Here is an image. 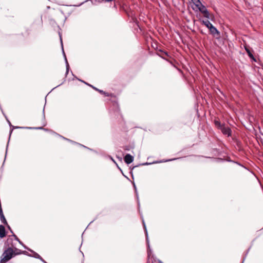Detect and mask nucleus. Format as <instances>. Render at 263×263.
<instances>
[{
    "label": "nucleus",
    "mask_w": 263,
    "mask_h": 263,
    "mask_svg": "<svg viewBox=\"0 0 263 263\" xmlns=\"http://www.w3.org/2000/svg\"><path fill=\"white\" fill-rule=\"evenodd\" d=\"M132 184L133 185V187H134V190H135V194H136V197H137L138 206L139 208L140 207V201H139V196H138V191H137V187H136V185L134 181L132 182Z\"/></svg>",
    "instance_id": "obj_20"
},
{
    "label": "nucleus",
    "mask_w": 263,
    "mask_h": 263,
    "mask_svg": "<svg viewBox=\"0 0 263 263\" xmlns=\"http://www.w3.org/2000/svg\"><path fill=\"white\" fill-rule=\"evenodd\" d=\"M13 251H14L15 256L20 254H24L26 255H29V253L26 251L21 250L15 247L13 248Z\"/></svg>",
    "instance_id": "obj_12"
},
{
    "label": "nucleus",
    "mask_w": 263,
    "mask_h": 263,
    "mask_svg": "<svg viewBox=\"0 0 263 263\" xmlns=\"http://www.w3.org/2000/svg\"><path fill=\"white\" fill-rule=\"evenodd\" d=\"M69 140H70V139H68V138L65 139V140H66V141H68V142L69 141Z\"/></svg>",
    "instance_id": "obj_43"
},
{
    "label": "nucleus",
    "mask_w": 263,
    "mask_h": 263,
    "mask_svg": "<svg viewBox=\"0 0 263 263\" xmlns=\"http://www.w3.org/2000/svg\"><path fill=\"white\" fill-rule=\"evenodd\" d=\"M215 127L217 130L221 132L223 135L227 137L231 136L232 130L224 122L215 119Z\"/></svg>",
    "instance_id": "obj_2"
},
{
    "label": "nucleus",
    "mask_w": 263,
    "mask_h": 263,
    "mask_svg": "<svg viewBox=\"0 0 263 263\" xmlns=\"http://www.w3.org/2000/svg\"><path fill=\"white\" fill-rule=\"evenodd\" d=\"M65 62H66V61H67V58H64Z\"/></svg>",
    "instance_id": "obj_42"
},
{
    "label": "nucleus",
    "mask_w": 263,
    "mask_h": 263,
    "mask_svg": "<svg viewBox=\"0 0 263 263\" xmlns=\"http://www.w3.org/2000/svg\"><path fill=\"white\" fill-rule=\"evenodd\" d=\"M3 115L6 118L7 121L8 122V123L9 124L10 127L11 128L10 130V134H9V138H10L11 135L13 132V129H16V128H23V129H40V130H48V128H45L43 127H22V126H13L10 121L8 119L7 116L4 113L3 110L1 111Z\"/></svg>",
    "instance_id": "obj_3"
},
{
    "label": "nucleus",
    "mask_w": 263,
    "mask_h": 263,
    "mask_svg": "<svg viewBox=\"0 0 263 263\" xmlns=\"http://www.w3.org/2000/svg\"><path fill=\"white\" fill-rule=\"evenodd\" d=\"M0 220L4 224H7V221L3 213V209H0Z\"/></svg>",
    "instance_id": "obj_17"
},
{
    "label": "nucleus",
    "mask_w": 263,
    "mask_h": 263,
    "mask_svg": "<svg viewBox=\"0 0 263 263\" xmlns=\"http://www.w3.org/2000/svg\"><path fill=\"white\" fill-rule=\"evenodd\" d=\"M92 152H94L96 154H98V152L96 150H95V149H93V151Z\"/></svg>",
    "instance_id": "obj_40"
},
{
    "label": "nucleus",
    "mask_w": 263,
    "mask_h": 263,
    "mask_svg": "<svg viewBox=\"0 0 263 263\" xmlns=\"http://www.w3.org/2000/svg\"><path fill=\"white\" fill-rule=\"evenodd\" d=\"M181 158H182V157L175 158L169 159H162L160 161H155L153 162H145V163L139 164V166H140V165H151L152 164H156V163H163V162L172 161H174V160H176L177 159H180Z\"/></svg>",
    "instance_id": "obj_9"
},
{
    "label": "nucleus",
    "mask_w": 263,
    "mask_h": 263,
    "mask_svg": "<svg viewBox=\"0 0 263 263\" xmlns=\"http://www.w3.org/2000/svg\"><path fill=\"white\" fill-rule=\"evenodd\" d=\"M50 8V7L49 6H47V9H49Z\"/></svg>",
    "instance_id": "obj_47"
},
{
    "label": "nucleus",
    "mask_w": 263,
    "mask_h": 263,
    "mask_svg": "<svg viewBox=\"0 0 263 263\" xmlns=\"http://www.w3.org/2000/svg\"><path fill=\"white\" fill-rule=\"evenodd\" d=\"M39 259H40L43 263H47L41 256V258Z\"/></svg>",
    "instance_id": "obj_37"
},
{
    "label": "nucleus",
    "mask_w": 263,
    "mask_h": 263,
    "mask_svg": "<svg viewBox=\"0 0 263 263\" xmlns=\"http://www.w3.org/2000/svg\"><path fill=\"white\" fill-rule=\"evenodd\" d=\"M194 4L193 6L194 7V8H196L198 6H200L201 5H202V3L201 2L200 0H195V1L192 2Z\"/></svg>",
    "instance_id": "obj_21"
},
{
    "label": "nucleus",
    "mask_w": 263,
    "mask_h": 263,
    "mask_svg": "<svg viewBox=\"0 0 263 263\" xmlns=\"http://www.w3.org/2000/svg\"><path fill=\"white\" fill-rule=\"evenodd\" d=\"M116 165L117 167H118V168L120 171V172H121L122 174H123V171H122V169H121V168L119 166L118 164L117 163V164H116ZM123 175H124V177H125L127 179H128V180H129V178H128V177H127L126 176L124 175V174H123Z\"/></svg>",
    "instance_id": "obj_30"
},
{
    "label": "nucleus",
    "mask_w": 263,
    "mask_h": 263,
    "mask_svg": "<svg viewBox=\"0 0 263 263\" xmlns=\"http://www.w3.org/2000/svg\"><path fill=\"white\" fill-rule=\"evenodd\" d=\"M134 160V156H132L130 154H126L124 157V162L127 164H129L133 162Z\"/></svg>",
    "instance_id": "obj_11"
},
{
    "label": "nucleus",
    "mask_w": 263,
    "mask_h": 263,
    "mask_svg": "<svg viewBox=\"0 0 263 263\" xmlns=\"http://www.w3.org/2000/svg\"><path fill=\"white\" fill-rule=\"evenodd\" d=\"M27 250L32 253V254H30L29 253V255H28V256L33 257L36 259H39L41 258V256L37 253L35 252L32 249L28 248V249Z\"/></svg>",
    "instance_id": "obj_14"
},
{
    "label": "nucleus",
    "mask_w": 263,
    "mask_h": 263,
    "mask_svg": "<svg viewBox=\"0 0 263 263\" xmlns=\"http://www.w3.org/2000/svg\"><path fill=\"white\" fill-rule=\"evenodd\" d=\"M85 84L86 85H88V86H90V84H88V83H87V82H85Z\"/></svg>",
    "instance_id": "obj_41"
},
{
    "label": "nucleus",
    "mask_w": 263,
    "mask_h": 263,
    "mask_svg": "<svg viewBox=\"0 0 263 263\" xmlns=\"http://www.w3.org/2000/svg\"><path fill=\"white\" fill-rule=\"evenodd\" d=\"M192 9L195 11H199L202 14L204 17L206 18H210V13L205 6L202 4L200 6H198L196 8H194V6H191Z\"/></svg>",
    "instance_id": "obj_6"
},
{
    "label": "nucleus",
    "mask_w": 263,
    "mask_h": 263,
    "mask_svg": "<svg viewBox=\"0 0 263 263\" xmlns=\"http://www.w3.org/2000/svg\"><path fill=\"white\" fill-rule=\"evenodd\" d=\"M107 157L111 160L115 164H117L116 161L114 160V159L110 155H107Z\"/></svg>",
    "instance_id": "obj_32"
},
{
    "label": "nucleus",
    "mask_w": 263,
    "mask_h": 263,
    "mask_svg": "<svg viewBox=\"0 0 263 263\" xmlns=\"http://www.w3.org/2000/svg\"><path fill=\"white\" fill-rule=\"evenodd\" d=\"M90 87L92 88L94 90L99 92L100 93L104 95L105 96L113 98V99L111 100L112 104L109 109L110 116L112 118H118L119 117L121 116L119 105L116 100V96L113 93L106 92L91 85H90Z\"/></svg>",
    "instance_id": "obj_1"
},
{
    "label": "nucleus",
    "mask_w": 263,
    "mask_h": 263,
    "mask_svg": "<svg viewBox=\"0 0 263 263\" xmlns=\"http://www.w3.org/2000/svg\"><path fill=\"white\" fill-rule=\"evenodd\" d=\"M220 37V32L217 30V29L215 28V38L217 39H219Z\"/></svg>",
    "instance_id": "obj_25"
},
{
    "label": "nucleus",
    "mask_w": 263,
    "mask_h": 263,
    "mask_svg": "<svg viewBox=\"0 0 263 263\" xmlns=\"http://www.w3.org/2000/svg\"><path fill=\"white\" fill-rule=\"evenodd\" d=\"M93 221V220L90 221V222L89 223V225Z\"/></svg>",
    "instance_id": "obj_44"
},
{
    "label": "nucleus",
    "mask_w": 263,
    "mask_h": 263,
    "mask_svg": "<svg viewBox=\"0 0 263 263\" xmlns=\"http://www.w3.org/2000/svg\"><path fill=\"white\" fill-rule=\"evenodd\" d=\"M7 232L5 227L2 224H0V238H4L7 235Z\"/></svg>",
    "instance_id": "obj_13"
},
{
    "label": "nucleus",
    "mask_w": 263,
    "mask_h": 263,
    "mask_svg": "<svg viewBox=\"0 0 263 263\" xmlns=\"http://www.w3.org/2000/svg\"><path fill=\"white\" fill-rule=\"evenodd\" d=\"M48 129V130H47V131H50V132L51 133H52L53 134H54V135H56V136H59V137H60L62 138V139H64V140H65V139H66V138H65V137H63V136H62L60 135V134H59L57 133L56 132H54V131H53V130H50V129Z\"/></svg>",
    "instance_id": "obj_23"
},
{
    "label": "nucleus",
    "mask_w": 263,
    "mask_h": 263,
    "mask_svg": "<svg viewBox=\"0 0 263 263\" xmlns=\"http://www.w3.org/2000/svg\"><path fill=\"white\" fill-rule=\"evenodd\" d=\"M245 50L246 51V52H247L249 57L251 59H252L253 60H254V61H256V60L253 55V54H252L251 50H250V48L248 46H245Z\"/></svg>",
    "instance_id": "obj_18"
},
{
    "label": "nucleus",
    "mask_w": 263,
    "mask_h": 263,
    "mask_svg": "<svg viewBox=\"0 0 263 263\" xmlns=\"http://www.w3.org/2000/svg\"><path fill=\"white\" fill-rule=\"evenodd\" d=\"M195 0H191L192 2L195 1Z\"/></svg>",
    "instance_id": "obj_48"
},
{
    "label": "nucleus",
    "mask_w": 263,
    "mask_h": 263,
    "mask_svg": "<svg viewBox=\"0 0 263 263\" xmlns=\"http://www.w3.org/2000/svg\"><path fill=\"white\" fill-rule=\"evenodd\" d=\"M71 73H72V76L74 77V78H76V79H77V80H79V81L82 82V83H84L85 84V82L84 81H83V80H81V79H79L78 77H77L76 76H74V75L73 74V73H72V71H71Z\"/></svg>",
    "instance_id": "obj_33"
},
{
    "label": "nucleus",
    "mask_w": 263,
    "mask_h": 263,
    "mask_svg": "<svg viewBox=\"0 0 263 263\" xmlns=\"http://www.w3.org/2000/svg\"><path fill=\"white\" fill-rule=\"evenodd\" d=\"M64 82H63L62 83H61L60 84H59V85H58V86H57L56 87H54V88L52 89V90H53L54 89H55V88H57L58 87H59V86H61V85H62V84L64 83Z\"/></svg>",
    "instance_id": "obj_39"
},
{
    "label": "nucleus",
    "mask_w": 263,
    "mask_h": 263,
    "mask_svg": "<svg viewBox=\"0 0 263 263\" xmlns=\"http://www.w3.org/2000/svg\"><path fill=\"white\" fill-rule=\"evenodd\" d=\"M4 246L5 247H11L12 248H13L14 245H13V239L10 238H8L7 240L5 241L4 243Z\"/></svg>",
    "instance_id": "obj_16"
},
{
    "label": "nucleus",
    "mask_w": 263,
    "mask_h": 263,
    "mask_svg": "<svg viewBox=\"0 0 263 263\" xmlns=\"http://www.w3.org/2000/svg\"><path fill=\"white\" fill-rule=\"evenodd\" d=\"M3 260V259L1 258L0 263H6L8 261Z\"/></svg>",
    "instance_id": "obj_38"
},
{
    "label": "nucleus",
    "mask_w": 263,
    "mask_h": 263,
    "mask_svg": "<svg viewBox=\"0 0 263 263\" xmlns=\"http://www.w3.org/2000/svg\"><path fill=\"white\" fill-rule=\"evenodd\" d=\"M42 118L43 120H45V106L43 108V112H42Z\"/></svg>",
    "instance_id": "obj_35"
},
{
    "label": "nucleus",
    "mask_w": 263,
    "mask_h": 263,
    "mask_svg": "<svg viewBox=\"0 0 263 263\" xmlns=\"http://www.w3.org/2000/svg\"><path fill=\"white\" fill-rule=\"evenodd\" d=\"M58 27L59 30H60L61 28H60V26H58ZM58 34L59 35L60 39L61 45V47H62V53H63V57H64V58H66V54L64 52V48H63V41H62V34L60 31H59Z\"/></svg>",
    "instance_id": "obj_15"
},
{
    "label": "nucleus",
    "mask_w": 263,
    "mask_h": 263,
    "mask_svg": "<svg viewBox=\"0 0 263 263\" xmlns=\"http://www.w3.org/2000/svg\"><path fill=\"white\" fill-rule=\"evenodd\" d=\"M6 227L7 228V229L9 230V231L12 233V235L13 234V230H12L11 228L10 227V226L8 224V223H7V224H5Z\"/></svg>",
    "instance_id": "obj_31"
},
{
    "label": "nucleus",
    "mask_w": 263,
    "mask_h": 263,
    "mask_svg": "<svg viewBox=\"0 0 263 263\" xmlns=\"http://www.w3.org/2000/svg\"><path fill=\"white\" fill-rule=\"evenodd\" d=\"M215 162H220L223 161L228 160V157L227 154L223 150H220L217 148H215Z\"/></svg>",
    "instance_id": "obj_5"
},
{
    "label": "nucleus",
    "mask_w": 263,
    "mask_h": 263,
    "mask_svg": "<svg viewBox=\"0 0 263 263\" xmlns=\"http://www.w3.org/2000/svg\"><path fill=\"white\" fill-rule=\"evenodd\" d=\"M69 142H70V143H72V144H78V145H80V143H78V142H75V141H72V140H70V139L69 140Z\"/></svg>",
    "instance_id": "obj_36"
},
{
    "label": "nucleus",
    "mask_w": 263,
    "mask_h": 263,
    "mask_svg": "<svg viewBox=\"0 0 263 263\" xmlns=\"http://www.w3.org/2000/svg\"><path fill=\"white\" fill-rule=\"evenodd\" d=\"M9 140L8 141V143H7V146H6V153H5V159H6V156H7V151H8V145H9ZM5 160H4V162H3V164L2 165V166H3L4 164V163H5Z\"/></svg>",
    "instance_id": "obj_28"
},
{
    "label": "nucleus",
    "mask_w": 263,
    "mask_h": 263,
    "mask_svg": "<svg viewBox=\"0 0 263 263\" xmlns=\"http://www.w3.org/2000/svg\"><path fill=\"white\" fill-rule=\"evenodd\" d=\"M65 64H66V72H65V77H67V76L69 72V71L70 69V66H69L68 61H66V62H65Z\"/></svg>",
    "instance_id": "obj_22"
},
{
    "label": "nucleus",
    "mask_w": 263,
    "mask_h": 263,
    "mask_svg": "<svg viewBox=\"0 0 263 263\" xmlns=\"http://www.w3.org/2000/svg\"><path fill=\"white\" fill-rule=\"evenodd\" d=\"M195 157H198V158H204V160H201L202 162H206L208 161L210 162H213L214 161V157L213 156H205L202 155H194Z\"/></svg>",
    "instance_id": "obj_10"
},
{
    "label": "nucleus",
    "mask_w": 263,
    "mask_h": 263,
    "mask_svg": "<svg viewBox=\"0 0 263 263\" xmlns=\"http://www.w3.org/2000/svg\"><path fill=\"white\" fill-rule=\"evenodd\" d=\"M14 253L13 248L11 247H7L4 250L1 258L3 259V260L9 261L10 259L15 257V254Z\"/></svg>",
    "instance_id": "obj_4"
},
{
    "label": "nucleus",
    "mask_w": 263,
    "mask_h": 263,
    "mask_svg": "<svg viewBox=\"0 0 263 263\" xmlns=\"http://www.w3.org/2000/svg\"><path fill=\"white\" fill-rule=\"evenodd\" d=\"M199 20L201 23L202 24L205 26L209 29L211 34H214V26L212 23L208 19H202L201 18H199Z\"/></svg>",
    "instance_id": "obj_8"
},
{
    "label": "nucleus",
    "mask_w": 263,
    "mask_h": 263,
    "mask_svg": "<svg viewBox=\"0 0 263 263\" xmlns=\"http://www.w3.org/2000/svg\"><path fill=\"white\" fill-rule=\"evenodd\" d=\"M139 166V164L137 165H135L134 166H133V167H130V171L129 172L130 174L132 175V178H134V176H133V170L135 168V167H138Z\"/></svg>",
    "instance_id": "obj_29"
},
{
    "label": "nucleus",
    "mask_w": 263,
    "mask_h": 263,
    "mask_svg": "<svg viewBox=\"0 0 263 263\" xmlns=\"http://www.w3.org/2000/svg\"><path fill=\"white\" fill-rule=\"evenodd\" d=\"M12 236L14 237V239L18 242V243L21 245L23 248L25 249H28V247H27L26 245H25L22 241L20 240V239L17 237V236L14 234L13 233L12 235Z\"/></svg>",
    "instance_id": "obj_19"
},
{
    "label": "nucleus",
    "mask_w": 263,
    "mask_h": 263,
    "mask_svg": "<svg viewBox=\"0 0 263 263\" xmlns=\"http://www.w3.org/2000/svg\"><path fill=\"white\" fill-rule=\"evenodd\" d=\"M159 263H163L162 261H161V260H159Z\"/></svg>",
    "instance_id": "obj_45"
},
{
    "label": "nucleus",
    "mask_w": 263,
    "mask_h": 263,
    "mask_svg": "<svg viewBox=\"0 0 263 263\" xmlns=\"http://www.w3.org/2000/svg\"><path fill=\"white\" fill-rule=\"evenodd\" d=\"M80 146H82L84 148H86V149H88V150H89V151H90L91 152H92L93 151V149H92L91 148L88 147H87V146H86L85 145H83L82 144H80Z\"/></svg>",
    "instance_id": "obj_34"
},
{
    "label": "nucleus",
    "mask_w": 263,
    "mask_h": 263,
    "mask_svg": "<svg viewBox=\"0 0 263 263\" xmlns=\"http://www.w3.org/2000/svg\"><path fill=\"white\" fill-rule=\"evenodd\" d=\"M134 148V145H126L124 147V149L125 151H129L131 149H133Z\"/></svg>",
    "instance_id": "obj_24"
},
{
    "label": "nucleus",
    "mask_w": 263,
    "mask_h": 263,
    "mask_svg": "<svg viewBox=\"0 0 263 263\" xmlns=\"http://www.w3.org/2000/svg\"><path fill=\"white\" fill-rule=\"evenodd\" d=\"M158 52H160L161 53H164V54L165 56H166L167 57H170L168 53L167 52H166V51H164L162 49H158Z\"/></svg>",
    "instance_id": "obj_27"
},
{
    "label": "nucleus",
    "mask_w": 263,
    "mask_h": 263,
    "mask_svg": "<svg viewBox=\"0 0 263 263\" xmlns=\"http://www.w3.org/2000/svg\"><path fill=\"white\" fill-rule=\"evenodd\" d=\"M142 223H143V228H144V233H145V237H146V245H147V255L148 256H149L150 253L152 252V249L150 247L148 232H147V230L146 229L145 223L143 219L142 220Z\"/></svg>",
    "instance_id": "obj_7"
},
{
    "label": "nucleus",
    "mask_w": 263,
    "mask_h": 263,
    "mask_svg": "<svg viewBox=\"0 0 263 263\" xmlns=\"http://www.w3.org/2000/svg\"><path fill=\"white\" fill-rule=\"evenodd\" d=\"M211 20L212 21H214V19L213 18H212Z\"/></svg>",
    "instance_id": "obj_46"
},
{
    "label": "nucleus",
    "mask_w": 263,
    "mask_h": 263,
    "mask_svg": "<svg viewBox=\"0 0 263 263\" xmlns=\"http://www.w3.org/2000/svg\"><path fill=\"white\" fill-rule=\"evenodd\" d=\"M157 54L158 55H159V57H160L161 58H162L163 59L165 60H166L167 61H168L171 64L173 65V63L172 62L168 61V60H167L165 57H164V53H161V54H160L158 52L157 53Z\"/></svg>",
    "instance_id": "obj_26"
}]
</instances>
